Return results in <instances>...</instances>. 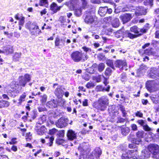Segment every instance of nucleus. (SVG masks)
I'll return each mask as SVG.
<instances>
[{"mask_svg":"<svg viewBox=\"0 0 159 159\" xmlns=\"http://www.w3.org/2000/svg\"><path fill=\"white\" fill-rule=\"evenodd\" d=\"M93 153L95 157L98 158L99 157L102 153V151L101 149L99 148H97L94 150Z\"/></svg>","mask_w":159,"mask_h":159,"instance_id":"21","label":"nucleus"},{"mask_svg":"<svg viewBox=\"0 0 159 159\" xmlns=\"http://www.w3.org/2000/svg\"><path fill=\"white\" fill-rule=\"evenodd\" d=\"M59 20L61 23H64L65 22V19L63 16H61L59 18Z\"/></svg>","mask_w":159,"mask_h":159,"instance_id":"62","label":"nucleus"},{"mask_svg":"<svg viewBox=\"0 0 159 159\" xmlns=\"http://www.w3.org/2000/svg\"><path fill=\"white\" fill-rule=\"evenodd\" d=\"M146 87L148 91L153 92L158 90L159 85L154 81H148L146 83Z\"/></svg>","mask_w":159,"mask_h":159,"instance_id":"3","label":"nucleus"},{"mask_svg":"<svg viewBox=\"0 0 159 159\" xmlns=\"http://www.w3.org/2000/svg\"><path fill=\"white\" fill-rule=\"evenodd\" d=\"M45 131V127H42L37 130V132L39 135H42L43 134Z\"/></svg>","mask_w":159,"mask_h":159,"instance_id":"35","label":"nucleus"},{"mask_svg":"<svg viewBox=\"0 0 159 159\" xmlns=\"http://www.w3.org/2000/svg\"><path fill=\"white\" fill-rule=\"evenodd\" d=\"M98 57L100 60H102L105 58L104 55L102 53L98 54Z\"/></svg>","mask_w":159,"mask_h":159,"instance_id":"49","label":"nucleus"},{"mask_svg":"<svg viewBox=\"0 0 159 159\" xmlns=\"http://www.w3.org/2000/svg\"><path fill=\"white\" fill-rule=\"evenodd\" d=\"M112 72L110 68H107L105 72V74L107 76H109L111 75Z\"/></svg>","mask_w":159,"mask_h":159,"instance_id":"40","label":"nucleus"},{"mask_svg":"<svg viewBox=\"0 0 159 159\" xmlns=\"http://www.w3.org/2000/svg\"><path fill=\"white\" fill-rule=\"evenodd\" d=\"M31 134L30 132L26 134V139L27 141H30L32 139V137Z\"/></svg>","mask_w":159,"mask_h":159,"instance_id":"46","label":"nucleus"},{"mask_svg":"<svg viewBox=\"0 0 159 159\" xmlns=\"http://www.w3.org/2000/svg\"><path fill=\"white\" fill-rule=\"evenodd\" d=\"M149 150L153 155L159 153V146L155 144H151L148 146Z\"/></svg>","mask_w":159,"mask_h":159,"instance_id":"6","label":"nucleus"},{"mask_svg":"<svg viewBox=\"0 0 159 159\" xmlns=\"http://www.w3.org/2000/svg\"><path fill=\"white\" fill-rule=\"evenodd\" d=\"M25 28L28 29L30 33L32 35L36 36H38L41 33V30L39 28L37 23L29 21L25 25Z\"/></svg>","mask_w":159,"mask_h":159,"instance_id":"1","label":"nucleus"},{"mask_svg":"<svg viewBox=\"0 0 159 159\" xmlns=\"http://www.w3.org/2000/svg\"><path fill=\"white\" fill-rule=\"evenodd\" d=\"M129 153L131 155L130 158L134 159H137L139 158L138 152L136 149L129 151Z\"/></svg>","mask_w":159,"mask_h":159,"instance_id":"17","label":"nucleus"},{"mask_svg":"<svg viewBox=\"0 0 159 159\" xmlns=\"http://www.w3.org/2000/svg\"><path fill=\"white\" fill-rule=\"evenodd\" d=\"M95 86L93 82H90L88 83L86 85V87L88 88L93 87Z\"/></svg>","mask_w":159,"mask_h":159,"instance_id":"45","label":"nucleus"},{"mask_svg":"<svg viewBox=\"0 0 159 159\" xmlns=\"http://www.w3.org/2000/svg\"><path fill=\"white\" fill-rule=\"evenodd\" d=\"M85 22L88 24L96 25L98 21L97 18L94 16H92L90 13L86 16L84 19Z\"/></svg>","mask_w":159,"mask_h":159,"instance_id":"4","label":"nucleus"},{"mask_svg":"<svg viewBox=\"0 0 159 159\" xmlns=\"http://www.w3.org/2000/svg\"><path fill=\"white\" fill-rule=\"evenodd\" d=\"M120 18L124 24L129 21L132 18V16L130 14H126L120 16Z\"/></svg>","mask_w":159,"mask_h":159,"instance_id":"14","label":"nucleus"},{"mask_svg":"<svg viewBox=\"0 0 159 159\" xmlns=\"http://www.w3.org/2000/svg\"><path fill=\"white\" fill-rule=\"evenodd\" d=\"M131 32H133L135 34H139V29L137 26H134L131 27L130 29Z\"/></svg>","mask_w":159,"mask_h":159,"instance_id":"30","label":"nucleus"},{"mask_svg":"<svg viewBox=\"0 0 159 159\" xmlns=\"http://www.w3.org/2000/svg\"><path fill=\"white\" fill-rule=\"evenodd\" d=\"M149 134L151 135L152 138L154 139H157L159 138V134H155L154 136H152V135H153V134L152 132H150L149 133Z\"/></svg>","mask_w":159,"mask_h":159,"instance_id":"47","label":"nucleus"},{"mask_svg":"<svg viewBox=\"0 0 159 159\" xmlns=\"http://www.w3.org/2000/svg\"><path fill=\"white\" fill-rule=\"evenodd\" d=\"M121 133L124 136H126L130 131L128 127H122L121 129Z\"/></svg>","mask_w":159,"mask_h":159,"instance_id":"25","label":"nucleus"},{"mask_svg":"<svg viewBox=\"0 0 159 159\" xmlns=\"http://www.w3.org/2000/svg\"><path fill=\"white\" fill-rule=\"evenodd\" d=\"M132 129L134 131L136 130L137 129V127L136 125L135 124H132L131 125Z\"/></svg>","mask_w":159,"mask_h":159,"instance_id":"60","label":"nucleus"},{"mask_svg":"<svg viewBox=\"0 0 159 159\" xmlns=\"http://www.w3.org/2000/svg\"><path fill=\"white\" fill-rule=\"evenodd\" d=\"M9 105V103L7 101L5 100H0V107H7Z\"/></svg>","mask_w":159,"mask_h":159,"instance_id":"28","label":"nucleus"},{"mask_svg":"<svg viewBox=\"0 0 159 159\" xmlns=\"http://www.w3.org/2000/svg\"><path fill=\"white\" fill-rule=\"evenodd\" d=\"M82 49L83 50L86 52V53L87 54V52H91V49L85 46H84L82 47Z\"/></svg>","mask_w":159,"mask_h":159,"instance_id":"48","label":"nucleus"},{"mask_svg":"<svg viewBox=\"0 0 159 159\" xmlns=\"http://www.w3.org/2000/svg\"><path fill=\"white\" fill-rule=\"evenodd\" d=\"M56 101L57 100H51L47 103V105L51 104V105L49 106V107H56L57 105V104L56 102H57Z\"/></svg>","mask_w":159,"mask_h":159,"instance_id":"29","label":"nucleus"},{"mask_svg":"<svg viewBox=\"0 0 159 159\" xmlns=\"http://www.w3.org/2000/svg\"><path fill=\"white\" fill-rule=\"evenodd\" d=\"M46 120V119L45 116H43L39 119V123H42L44 121H45Z\"/></svg>","mask_w":159,"mask_h":159,"instance_id":"56","label":"nucleus"},{"mask_svg":"<svg viewBox=\"0 0 159 159\" xmlns=\"http://www.w3.org/2000/svg\"><path fill=\"white\" fill-rule=\"evenodd\" d=\"M105 67V65L103 63L99 64L98 66V71L100 72H102L103 70Z\"/></svg>","mask_w":159,"mask_h":159,"instance_id":"38","label":"nucleus"},{"mask_svg":"<svg viewBox=\"0 0 159 159\" xmlns=\"http://www.w3.org/2000/svg\"><path fill=\"white\" fill-rule=\"evenodd\" d=\"M31 77L30 75L28 74H26L24 76H20L19 77V81L20 84L24 87L27 82L30 81Z\"/></svg>","mask_w":159,"mask_h":159,"instance_id":"5","label":"nucleus"},{"mask_svg":"<svg viewBox=\"0 0 159 159\" xmlns=\"http://www.w3.org/2000/svg\"><path fill=\"white\" fill-rule=\"evenodd\" d=\"M39 4L41 6L48 7V0H40Z\"/></svg>","mask_w":159,"mask_h":159,"instance_id":"32","label":"nucleus"},{"mask_svg":"<svg viewBox=\"0 0 159 159\" xmlns=\"http://www.w3.org/2000/svg\"><path fill=\"white\" fill-rule=\"evenodd\" d=\"M125 121V119L121 117H118L117 118V123H123Z\"/></svg>","mask_w":159,"mask_h":159,"instance_id":"54","label":"nucleus"},{"mask_svg":"<svg viewBox=\"0 0 159 159\" xmlns=\"http://www.w3.org/2000/svg\"><path fill=\"white\" fill-rule=\"evenodd\" d=\"M67 136L69 139L73 140L76 138V134L74 131L70 129L68 131Z\"/></svg>","mask_w":159,"mask_h":159,"instance_id":"16","label":"nucleus"},{"mask_svg":"<svg viewBox=\"0 0 159 159\" xmlns=\"http://www.w3.org/2000/svg\"><path fill=\"white\" fill-rule=\"evenodd\" d=\"M20 33L17 32H15L14 33V36L15 37L18 38L20 37Z\"/></svg>","mask_w":159,"mask_h":159,"instance_id":"64","label":"nucleus"},{"mask_svg":"<svg viewBox=\"0 0 159 159\" xmlns=\"http://www.w3.org/2000/svg\"><path fill=\"white\" fill-rule=\"evenodd\" d=\"M115 65L116 67L119 68L120 70H123V68L127 70L126 68L127 66V64L125 61L124 60H117L114 62Z\"/></svg>","mask_w":159,"mask_h":159,"instance_id":"7","label":"nucleus"},{"mask_svg":"<svg viewBox=\"0 0 159 159\" xmlns=\"http://www.w3.org/2000/svg\"><path fill=\"white\" fill-rule=\"evenodd\" d=\"M143 127V129L146 131L148 132L152 130V129L147 124H145Z\"/></svg>","mask_w":159,"mask_h":159,"instance_id":"41","label":"nucleus"},{"mask_svg":"<svg viewBox=\"0 0 159 159\" xmlns=\"http://www.w3.org/2000/svg\"><path fill=\"white\" fill-rule=\"evenodd\" d=\"M45 139H48L50 143H48V145L49 146H51L53 143V141L54 140V138L52 137L49 138L48 137H46Z\"/></svg>","mask_w":159,"mask_h":159,"instance_id":"42","label":"nucleus"},{"mask_svg":"<svg viewBox=\"0 0 159 159\" xmlns=\"http://www.w3.org/2000/svg\"><path fill=\"white\" fill-rule=\"evenodd\" d=\"M106 100H99L98 103L99 107L100 108L101 110H103L108 105V103L107 101H106Z\"/></svg>","mask_w":159,"mask_h":159,"instance_id":"19","label":"nucleus"},{"mask_svg":"<svg viewBox=\"0 0 159 159\" xmlns=\"http://www.w3.org/2000/svg\"><path fill=\"white\" fill-rule=\"evenodd\" d=\"M15 18L16 19L19 20V25L23 26L25 22V17L22 16H19V15L17 14L15 16Z\"/></svg>","mask_w":159,"mask_h":159,"instance_id":"20","label":"nucleus"},{"mask_svg":"<svg viewBox=\"0 0 159 159\" xmlns=\"http://www.w3.org/2000/svg\"><path fill=\"white\" fill-rule=\"evenodd\" d=\"M57 143L58 144H61L64 142V141L61 139H59L56 140Z\"/></svg>","mask_w":159,"mask_h":159,"instance_id":"59","label":"nucleus"},{"mask_svg":"<svg viewBox=\"0 0 159 159\" xmlns=\"http://www.w3.org/2000/svg\"><path fill=\"white\" fill-rule=\"evenodd\" d=\"M71 58L75 62L84 61L88 58V56L86 53H81L78 51L73 52L71 54Z\"/></svg>","mask_w":159,"mask_h":159,"instance_id":"2","label":"nucleus"},{"mask_svg":"<svg viewBox=\"0 0 159 159\" xmlns=\"http://www.w3.org/2000/svg\"><path fill=\"white\" fill-rule=\"evenodd\" d=\"M115 105H113L111 107H110L109 108V113L110 115H111L112 116H114L115 115V113L116 112V110H115Z\"/></svg>","mask_w":159,"mask_h":159,"instance_id":"33","label":"nucleus"},{"mask_svg":"<svg viewBox=\"0 0 159 159\" xmlns=\"http://www.w3.org/2000/svg\"><path fill=\"white\" fill-rule=\"evenodd\" d=\"M120 109L123 114V117H125L126 116V113L125 110V108L122 106L121 105L120 106Z\"/></svg>","mask_w":159,"mask_h":159,"instance_id":"43","label":"nucleus"},{"mask_svg":"<svg viewBox=\"0 0 159 159\" xmlns=\"http://www.w3.org/2000/svg\"><path fill=\"white\" fill-rule=\"evenodd\" d=\"M121 80L123 82H124L126 80V76L125 73L122 74L121 76Z\"/></svg>","mask_w":159,"mask_h":159,"instance_id":"51","label":"nucleus"},{"mask_svg":"<svg viewBox=\"0 0 159 159\" xmlns=\"http://www.w3.org/2000/svg\"><path fill=\"white\" fill-rule=\"evenodd\" d=\"M21 55V53H16L13 56V60L15 61H18Z\"/></svg>","mask_w":159,"mask_h":159,"instance_id":"36","label":"nucleus"},{"mask_svg":"<svg viewBox=\"0 0 159 159\" xmlns=\"http://www.w3.org/2000/svg\"><path fill=\"white\" fill-rule=\"evenodd\" d=\"M83 9L81 7L75 8L74 9V14L76 16H80L82 14V10Z\"/></svg>","mask_w":159,"mask_h":159,"instance_id":"23","label":"nucleus"},{"mask_svg":"<svg viewBox=\"0 0 159 159\" xmlns=\"http://www.w3.org/2000/svg\"><path fill=\"white\" fill-rule=\"evenodd\" d=\"M131 155L129 153V151L123 153L122 155V159H129L130 158Z\"/></svg>","mask_w":159,"mask_h":159,"instance_id":"34","label":"nucleus"},{"mask_svg":"<svg viewBox=\"0 0 159 159\" xmlns=\"http://www.w3.org/2000/svg\"><path fill=\"white\" fill-rule=\"evenodd\" d=\"M137 122L142 127L145 125L144 124V121L142 120H138L137 121Z\"/></svg>","mask_w":159,"mask_h":159,"instance_id":"57","label":"nucleus"},{"mask_svg":"<svg viewBox=\"0 0 159 159\" xmlns=\"http://www.w3.org/2000/svg\"><path fill=\"white\" fill-rule=\"evenodd\" d=\"M127 35L128 37L131 39H133L137 37L136 35H134L130 32L128 33Z\"/></svg>","mask_w":159,"mask_h":159,"instance_id":"50","label":"nucleus"},{"mask_svg":"<svg viewBox=\"0 0 159 159\" xmlns=\"http://www.w3.org/2000/svg\"><path fill=\"white\" fill-rule=\"evenodd\" d=\"M147 13V10L144 9L142 7H138L135 12L136 16L144 15Z\"/></svg>","mask_w":159,"mask_h":159,"instance_id":"11","label":"nucleus"},{"mask_svg":"<svg viewBox=\"0 0 159 159\" xmlns=\"http://www.w3.org/2000/svg\"><path fill=\"white\" fill-rule=\"evenodd\" d=\"M150 152L148 148H145L142 151L141 158L146 159L149 157L150 156Z\"/></svg>","mask_w":159,"mask_h":159,"instance_id":"15","label":"nucleus"},{"mask_svg":"<svg viewBox=\"0 0 159 159\" xmlns=\"http://www.w3.org/2000/svg\"><path fill=\"white\" fill-rule=\"evenodd\" d=\"M63 6H58L57 5L55 2H53L50 5V9L53 13H55L60 11Z\"/></svg>","mask_w":159,"mask_h":159,"instance_id":"13","label":"nucleus"},{"mask_svg":"<svg viewBox=\"0 0 159 159\" xmlns=\"http://www.w3.org/2000/svg\"><path fill=\"white\" fill-rule=\"evenodd\" d=\"M132 142L137 144H139L141 142V140L140 139H137L135 138L131 139Z\"/></svg>","mask_w":159,"mask_h":159,"instance_id":"37","label":"nucleus"},{"mask_svg":"<svg viewBox=\"0 0 159 159\" xmlns=\"http://www.w3.org/2000/svg\"><path fill=\"white\" fill-rule=\"evenodd\" d=\"M0 159H8V158L6 155H0Z\"/></svg>","mask_w":159,"mask_h":159,"instance_id":"63","label":"nucleus"},{"mask_svg":"<svg viewBox=\"0 0 159 159\" xmlns=\"http://www.w3.org/2000/svg\"><path fill=\"white\" fill-rule=\"evenodd\" d=\"M158 68V69L154 67L151 68L150 72L148 74V76L152 78H155L158 76H159V66Z\"/></svg>","mask_w":159,"mask_h":159,"instance_id":"9","label":"nucleus"},{"mask_svg":"<svg viewBox=\"0 0 159 159\" xmlns=\"http://www.w3.org/2000/svg\"><path fill=\"white\" fill-rule=\"evenodd\" d=\"M70 4L74 6L77 4L79 2V0H69Z\"/></svg>","mask_w":159,"mask_h":159,"instance_id":"53","label":"nucleus"},{"mask_svg":"<svg viewBox=\"0 0 159 159\" xmlns=\"http://www.w3.org/2000/svg\"><path fill=\"white\" fill-rule=\"evenodd\" d=\"M110 89V87L108 86L107 88H103L102 86L101 85L97 86L96 87V89L97 90L99 91H106L107 92H108Z\"/></svg>","mask_w":159,"mask_h":159,"instance_id":"27","label":"nucleus"},{"mask_svg":"<svg viewBox=\"0 0 159 159\" xmlns=\"http://www.w3.org/2000/svg\"><path fill=\"white\" fill-rule=\"evenodd\" d=\"M67 122V119L61 117L56 122V125L58 127L63 128L66 126Z\"/></svg>","mask_w":159,"mask_h":159,"instance_id":"8","label":"nucleus"},{"mask_svg":"<svg viewBox=\"0 0 159 159\" xmlns=\"http://www.w3.org/2000/svg\"><path fill=\"white\" fill-rule=\"evenodd\" d=\"M57 131V130L56 129L53 128L49 130V134H55Z\"/></svg>","mask_w":159,"mask_h":159,"instance_id":"55","label":"nucleus"},{"mask_svg":"<svg viewBox=\"0 0 159 159\" xmlns=\"http://www.w3.org/2000/svg\"><path fill=\"white\" fill-rule=\"evenodd\" d=\"M136 136L139 138H142L143 137V131H138L136 134Z\"/></svg>","mask_w":159,"mask_h":159,"instance_id":"44","label":"nucleus"},{"mask_svg":"<svg viewBox=\"0 0 159 159\" xmlns=\"http://www.w3.org/2000/svg\"><path fill=\"white\" fill-rule=\"evenodd\" d=\"M107 7H101L99 8L98 10V14L101 16H104L107 13Z\"/></svg>","mask_w":159,"mask_h":159,"instance_id":"18","label":"nucleus"},{"mask_svg":"<svg viewBox=\"0 0 159 159\" xmlns=\"http://www.w3.org/2000/svg\"><path fill=\"white\" fill-rule=\"evenodd\" d=\"M106 64L108 66L111 67L113 69H115L113 62L112 60H107L106 61Z\"/></svg>","mask_w":159,"mask_h":159,"instance_id":"39","label":"nucleus"},{"mask_svg":"<svg viewBox=\"0 0 159 159\" xmlns=\"http://www.w3.org/2000/svg\"><path fill=\"white\" fill-rule=\"evenodd\" d=\"M4 53H6L7 54H9L13 52L12 47L11 46H8L4 47Z\"/></svg>","mask_w":159,"mask_h":159,"instance_id":"22","label":"nucleus"},{"mask_svg":"<svg viewBox=\"0 0 159 159\" xmlns=\"http://www.w3.org/2000/svg\"><path fill=\"white\" fill-rule=\"evenodd\" d=\"M54 93L55 96L59 99L61 98L64 94V92L61 89L60 86H58L55 89Z\"/></svg>","mask_w":159,"mask_h":159,"instance_id":"10","label":"nucleus"},{"mask_svg":"<svg viewBox=\"0 0 159 159\" xmlns=\"http://www.w3.org/2000/svg\"><path fill=\"white\" fill-rule=\"evenodd\" d=\"M135 115L137 116L142 117H143V114L139 111H137L135 113Z\"/></svg>","mask_w":159,"mask_h":159,"instance_id":"58","label":"nucleus"},{"mask_svg":"<svg viewBox=\"0 0 159 159\" xmlns=\"http://www.w3.org/2000/svg\"><path fill=\"white\" fill-rule=\"evenodd\" d=\"M151 49H146L144 51V53L148 55H151L152 53Z\"/></svg>","mask_w":159,"mask_h":159,"instance_id":"52","label":"nucleus"},{"mask_svg":"<svg viewBox=\"0 0 159 159\" xmlns=\"http://www.w3.org/2000/svg\"><path fill=\"white\" fill-rule=\"evenodd\" d=\"M81 1L82 3L81 8L84 9L88 7V2L86 0H81Z\"/></svg>","mask_w":159,"mask_h":159,"instance_id":"31","label":"nucleus"},{"mask_svg":"<svg viewBox=\"0 0 159 159\" xmlns=\"http://www.w3.org/2000/svg\"><path fill=\"white\" fill-rule=\"evenodd\" d=\"M91 2L94 4H99L101 2L100 0H91Z\"/></svg>","mask_w":159,"mask_h":159,"instance_id":"61","label":"nucleus"},{"mask_svg":"<svg viewBox=\"0 0 159 159\" xmlns=\"http://www.w3.org/2000/svg\"><path fill=\"white\" fill-rule=\"evenodd\" d=\"M112 26L115 28L118 27L120 25L119 20L118 18L114 19L111 22Z\"/></svg>","mask_w":159,"mask_h":159,"instance_id":"26","label":"nucleus"},{"mask_svg":"<svg viewBox=\"0 0 159 159\" xmlns=\"http://www.w3.org/2000/svg\"><path fill=\"white\" fill-rule=\"evenodd\" d=\"M146 25H147L146 26H145L141 29H139V32L140 33L138 34L139 35H141L143 33H146L149 29V27L148 26L149 25L148 24H147Z\"/></svg>","mask_w":159,"mask_h":159,"instance_id":"24","label":"nucleus"},{"mask_svg":"<svg viewBox=\"0 0 159 159\" xmlns=\"http://www.w3.org/2000/svg\"><path fill=\"white\" fill-rule=\"evenodd\" d=\"M65 42L64 40L60 39L59 37H57L55 39V44L56 47H57L59 48L64 45Z\"/></svg>","mask_w":159,"mask_h":159,"instance_id":"12","label":"nucleus"}]
</instances>
